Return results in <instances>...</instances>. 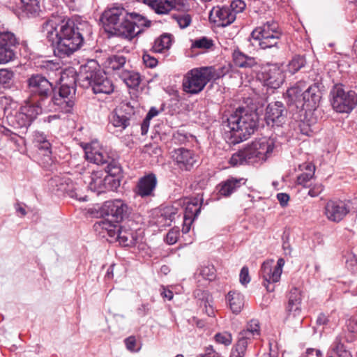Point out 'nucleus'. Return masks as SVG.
I'll list each match as a JSON object with an SVG mask.
<instances>
[{
  "label": "nucleus",
  "instance_id": "obj_21",
  "mask_svg": "<svg viewBox=\"0 0 357 357\" xmlns=\"http://www.w3.org/2000/svg\"><path fill=\"white\" fill-rule=\"evenodd\" d=\"M75 101L73 100H67L57 93H53L46 103V107L43 110H54L64 113L70 112Z\"/></svg>",
  "mask_w": 357,
  "mask_h": 357
},
{
  "label": "nucleus",
  "instance_id": "obj_25",
  "mask_svg": "<svg viewBox=\"0 0 357 357\" xmlns=\"http://www.w3.org/2000/svg\"><path fill=\"white\" fill-rule=\"evenodd\" d=\"M135 29V25L131 23L127 15H126L123 20L117 24L116 26L113 28V30L110 33L125 38L131 39L140 33V30Z\"/></svg>",
  "mask_w": 357,
  "mask_h": 357
},
{
  "label": "nucleus",
  "instance_id": "obj_57",
  "mask_svg": "<svg viewBox=\"0 0 357 357\" xmlns=\"http://www.w3.org/2000/svg\"><path fill=\"white\" fill-rule=\"evenodd\" d=\"M239 280L243 285H246L250 282V278L248 267L244 266L242 268L239 275Z\"/></svg>",
  "mask_w": 357,
  "mask_h": 357
},
{
  "label": "nucleus",
  "instance_id": "obj_17",
  "mask_svg": "<svg viewBox=\"0 0 357 357\" xmlns=\"http://www.w3.org/2000/svg\"><path fill=\"white\" fill-rule=\"evenodd\" d=\"M287 109L280 101L271 102L266 109V121L268 125L280 126L285 122Z\"/></svg>",
  "mask_w": 357,
  "mask_h": 357
},
{
  "label": "nucleus",
  "instance_id": "obj_31",
  "mask_svg": "<svg viewBox=\"0 0 357 357\" xmlns=\"http://www.w3.org/2000/svg\"><path fill=\"white\" fill-rule=\"evenodd\" d=\"M232 58L235 66L238 68H251L257 64L254 57L246 55L238 49L233 52Z\"/></svg>",
  "mask_w": 357,
  "mask_h": 357
},
{
  "label": "nucleus",
  "instance_id": "obj_11",
  "mask_svg": "<svg viewBox=\"0 0 357 357\" xmlns=\"http://www.w3.org/2000/svg\"><path fill=\"white\" fill-rule=\"evenodd\" d=\"M284 263V259L280 258L275 266L273 265V260L266 261L262 264L261 275L267 291H273L274 290V286L272 284L280 280Z\"/></svg>",
  "mask_w": 357,
  "mask_h": 357
},
{
  "label": "nucleus",
  "instance_id": "obj_62",
  "mask_svg": "<svg viewBox=\"0 0 357 357\" xmlns=\"http://www.w3.org/2000/svg\"><path fill=\"white\" fill-rule=\"evenodd\" d=\"M217 353L215 352L212 347H207L205 354H201L197 357H216Z\"/></svg>",
  "mask_w": 357,
  "mask_h": 357
},
{
  "label": "nucleus",
  "instance_id": "obj_33",
  "mask_svg": "<svg viewBox=\"0 0 357 357\" xmlns=\"http://www.w3.org/2000/svg\"><path fill=\"white\" fill-rule=\"evenodd\" d=\"M119 76L129 88L137 87L141 81L139 74L134 71L121 70Z\"/></svg>",
  "mask_w": 357,
  "mask_h": 357
},
{
  "label": "nucleus",
  "instance_id": "obj_53",
  "mask_svg": "<svg viewBox=\"0 0 357 357\" xmlns=\"http://www.w3.org/2000/svg\"><path fill=\"white\" fill-rule=\"evenodd\" d=\"M346 264L353 272H357V255L349 254L347 258Z\"/></svg>",
  "mask_w": 357,
  "mask_h": 357
},
{
  "label": "nucleus",
  "instance_id": "obj_30",
  "mask_svg": "<svg viewBox=\"0 0 357 357\" xmlns=\"http://www.w3.org/2000/svg\"><path fill=\"white\" fill-rule=\"evenodd\" d=\"M243 178H229L217 187L220 195L227 197L244 184Z\"/></svg>",
  "mask_w": 357,
  "mask_h": 357
},
{
  "label": "nucleus",
  "instance_id": "obj_63",
  "mask_svg": "<svg viewBox=\"0 0 357 357\" xmlns=\"http://www.w3.org/2000/svg\"><path fill=\"white\" fill-rule=\"evenodd\" d=\"M149 311V304H142L139 308L137 309L138 314L139 315L144 316L146 315Z\"/></svg>",
  "mask_w": 357,
  "mask_h": 357
},
{
  "label": "nucleus",
  "instance_id": "obj_48",
  "mask_svg": "<svg viewBox=\"0 0 357 357\" xmlns=\"http://www.w3.org/2000/svg\"><path fill=\"white\" fill-rule=\"evenodd\" d=\"M180 236V230L178 227H174L171 229L166 235L165 241L169 245L175 244Z\"/></svg>",
  "mask_w": 357,
  "mask_h": 357
},
{
  "label": "nucleus",
  "instance_id": "obj_44",
  "mask_svg": "<svg viewBox=\"0 0 357 357\" xmlns=\"http://www.w3.org/2000/svg\"><path fill=\"white\" fill-rule=\"evenodd\" d=\"M177 209L172 206H167L160 209V215L165 220L164 225H169L172 222Z\"/></svg>",
  "mask_w": 357,
  "mask_h": 357
},
{
  "label": "nucleus",
  "instance_id": "obj_40",
  "mask_svg": "<svg viewBox=\"0 0 357 357\" xmlns=\"http://www.w3.org/2000/svg\"><path fill=\"white\" fill-rule=\"evenodd\" d=\"M203 202H188L185 208V220L193 221L199 214Z\"/></svg>",
  "mask_w": 357,
  "mask_h": 357
},
{
  "label": "nucleus",
  "instance_id": "obj_7",
  "mask_svg": "<svg viewBox=\"0 0 357 357\" xmlns=\"http://www.w3.org/2000/svg\"><path fill=\"white\" fill-rule=\"evenodd\" d=\"M121 168L116 163L107 165L105 172L102 170L93 171L91 175L89 188L97 195L107 190H113L119 185V181L114 178L120 173Z\"/></svg>",
  "mask_w": 357,
  "mask_h": 357
},
{
  "label": "nucleus",
  "instance_id": "obj_19",
  "mask_svg": "<svg viewBox=\"0 0 357 357\" xmlns=\"http://www.w3.org/2000/svg\"><path fill=\"white\" fill-rule=\"evenodd\" d=\"M49 185L53 191L66 192L70 198L76 199L79 201H86L84 197L77 198V193L73 190V183L68 177L56 176L50 180Z\"/></svg>",
  "mask_w": 357,
  "mask_h": 357
},
{
  "label": "nucleus",
  "instance_id": "obj_56",
  "mask_svg": "<svg viewBox=\"0 0 357 357\" xmlns=\"http://www.w3.org/2000/svg\"><path fill=\"white\" fill-rule=\"evenodd\" d=\"M289 233L284 231L282 236V248L286 255H290L292 251V248L289 243Z\"/></svg>",
  "mask_w": 357,
  "mask_h": 357
},
{
  "label": "nucleus",
  "instance_id": "obj_24",
  "mask_svg": "<svg viewBox=\"0 0 357 357\" xmlns=\"http://www.w3.org/2000/svg\"><path fill=\"white\" fill-rule=\"evenodd\" d=\"M304 86L305 82H299L287 89L284 98L289 106L295 105L297 109H303L302 93Z\"/></svg>",
  "mask_w": 357,
  "mask_h": 357
},
{
  "label": "nucleus",
  "instance_id": "obj_15",
  "mask_svg": "<svg viewBox=\"0 0 357 357\" xmlns=\"http://www.w3.org/2000/svg\"><path fill=\"white\" fill-rule=\"evenodd\" d=\"M259 77L264 86L273 89L280 88L284 80L283 70L277 64H268L263 69Z\"/></svg>",
  "mask_w": 357,
  "mask_h": 357
},
{
  "label": "nucleus",
  "instance_id": "obj_34",
  "mask_svg": "<svg viewBox=\"0 0 357 357\" xmlns=\"http://www.w3.org/2000/svg\"><path fill=\"white\" fill-rule=\"evenodd\" d=\"M301 171H305L297 177V183L305 186L313 177L315 172V167L312 163H303L299 165Z\"/></svg>",
  "mask_w": 357,
  "mask_h": 357
},
{
  "label": "nucleus",
  "instance_id": "obj_59",
  "mask_svg": "<svg viewBox=\"0 0 357 357\" xmlns=\"http://www.w3.org/2000/svg\"><path fill=\"white\" fill-rule=\"evenodd\" d=\"M323 191V186L321 185H317L314 186L312 188L308 190V195L314 198L318 197Z\"/></svg>",
  "mask_w": 357,
  "mask_h": 357
},
{
  "label": "nucleus",
  "instance_id": "obj_12",
  "mask_svg": "<svg viewBox=\"0 0 357 357\" xmlns=\"http://www.w3.org/2000/svg\"><path fill=\"white\" fill-rule=\"evenodd\" d=\"M86 159L98 165L116 163L109 156L105 149L98 140H93L84 146Z\"/></svg>",
  "mask_w": 357,
  "mask_h": 357
},
{
  "label": "nucleus",
  "instance_id": "obj_26",
  "mask_svg": "<svg viewBox=\"0 0 357 357\" xmlns=\"http://www.w3.org/2000/svg\"><path fill=\"white\" fill-rule=\"evenodd\" d=\"M149 6L159 15H165L174 8H177L183 0H146Z\"/></svg>",
  "mask_w": 357,
  "mask_h": 357
},
{
  "label": "nucleus",
  "instance_id": "obj_2",
  "mask_svg": "<svg viewBox=\"0 0 357 357\" xmlns=\"http://www.w3.org/2000/svg\"><path fill=\"white\" fill-rule=\"evenodd\" d=\"M258 115L247 107H239L222 123L226 138L236 144L246 140L257 128Z\"/></svg>",
  "mask_w": 357,
  "mask_h": 357
},
{
  "label": "nucleus",
  "instance_id": "obj_54",
  "mask_svg": "<svg viewBox=\"0 0 357 357\" xmlns=\"http://www.w3.org/2000/svg\"><path fill=\"white\" fill-rule=\"evenodd\" d=\"M201 275L206 280H211L215 278V270L213 266L203 267L200 272Z\"/></svg>",
  "mask_w": 357,
  "mask_h": 357
},
{
  "label": "nucleus",
  "instance_id": "obj_6",
  "mask_svg": "<svg viewBox=\"0 0 357 357\" xmlns=\"http://www.w3.org/2000/svg\"><path fill=\"white\" fill-rule=\"evenodd\" d=\"M214 67H201L190 70L183 80V91L190 94L200 93L211 80L219 78Z\"/></svg>",
  "mask_w": 357,
  "mask_h": 357
},
{
  "label": "nucleus",
  "instance_id": "obj_41",
  "mask_svg": "<svg viewBox=\"0 0 357 357\" xmlns=\"http://www.w3.org/2000/svg\"><path fill=\"white\" fill-rule=\"evenodd\" d=\"M126 57L123 55H113L109 56L107 61V67L112 70H121V68L126 63Z\"/></svg>",
  "mask_w": 357,
  "mask_h": 357
},
{
  "label": "nucleus",
  "instance_id": "obj_10",
  "mask_svg": "<svg viewBox=\"0 0 357 357\" xmlns=\"http://www.w3.org/2000/svg\"><path fill=\"white\" fill-rule=\"evenodd\" d=\"M333 108L340 113H349L357 105V93L346 91L342 84H335L330 92Z\"/></svg>",
  "mask_w": 357,
  "mask_h": 357
},
{
  "label": "nucleus",
  "instance_id": "obj_55",
  "mask_svg": "<svg viewBox=\"0 0 357 357\" xmlns=\"http://www.w3.org/2000/svg\"><path fill=\"white\" fill-rule=\"evenodd\" d=\"M37 147L41 152H43V154L44 155L47 156V157L50 156V155L52 153V151H51L52 146L48 139L45 140V142H43L41 144H39L37 146Z\"/></svg>",
  "mask_w": 357,
  "mask_h": 357
},
{
  "label": "nucleus",
  "instance_id": "obj_58",
  "mask_svg": "<svg viewBox=\"0 0 357 357\" xmlns=\"http://www.w3.org/2000/svg\"><path fill=\"white\" fill-rule=\"evenodd\" d=\"M46 135L43 132L40 131H36L33 133V142L37 146L39 144L43 143L45 140H47Z\"/></svg>",
  "mask_w": 357,
  "mask_h": 357
},
{
  "label": "nucleus",
  "instance_id": "obj_5",
  "mask_svg": "<svg viewBox=\"0 0 357 357\" xmlns=\"http://www.w3.org/2000/svg\"><path fill=\"white\" fill-rule=\"evenodd\" d=\"M77 81L84 88L91 87L93 92L96 94H110L114 91L112 82L108 79L94 61L81 67Z\"/></svg>",
  "mask_w": 357,
  "mask_h": 357
},
{
  "label": "nucleus",
  "instance_id": "obj_64",
  "mask_svg": "<svg viewBox=\"0 0 357 357\" xmlns=\"http://www.w3.org/2000/svg\"><path fill=\"white\" fill-rule=\"evenodd\" d=\"M161 296L163 298H167L169 301L173 298V293L172 291L162 287V291H161Z\"/></svg>",
  "mask_w": 357,
  "mask_h": 357
},
{
  "label": "nucleus",
  "instance_id": "obj_13",
  "mask_svg": "<svg viewBox=\"0 0 357 357\" xmlns=\"http://www.w3.org/2000/svg\"><path fill=\"white\" fill-rule=\"evenodd\" d=\"M42 112L40 105L26 104L21 107L20 110L12 117L13 126L16 128H27Z\"/></svg>",
  "mask_w": 357,
  "mask_h": 357
},
{
  "label": "nucleus",
  "instance_id": "obj_37",
  "mask_svg": "<svg viewBox=\"0 0 357 357\" xmlns=\"http://www.w3.org/2000/svg\"><path fill=\"white\" fill-rule=\"evenodd\" d=\"M21 9L27 16L37 15L40 11L38 0H20Z\"/></svg>",
  "mask_w": 357,
  "mask_h": 357
},
{
  "label": "nucleus",
  "instance_id": "obj_3",
  "mask_svg": "<svg viewBox=\"0 0 357 357\" xmlns=\"http://www.w3.org/2000/svg\"><path fill=\"white\" fill-rule=\"evenodd\" d=\"M89 212L95 218L110 216L112 220H101L93 225L96 232L101 237H116L119 228V222L126 218L129 209L124 202H105L102 206L96 204Z\"/></svg>",
  "mask_w": 357,
  "mask_h": 357
},
{
  "label": "nucleus",
  "instance_id": "obj_39",
  "mask_svg": "<svg viewBox=\"0 0 357 357\" xmlns=\"http://www.w3.org/2000/svg\"><path fill=\"white\" fill-rule=\"evenodd\" d=\"M114 239L118 241L123 246H134L136 243V240L132 234L130 232L121 230L120 227Z\"/></svg>",
  "mask_w": 357,
  "mask_h": 357
},
{
  "label": "nucleus",
  "instance_id": "obj_46",
  "mask_svg": "<svg viewBox=\"0 0 357 357\" xmlns=\"http://www.w3.org/2000/svg\"><path fill=\"white\" fill-rule=\"evenodd\" d=\"M59 96L67 100H73L75 101V89L67 84H62L57 93Z\"/></svg>",
  "mask_w": 357,
  "mask_h": 357
},
{
  "label": "nucleus",
  "instance_id": "obj_38",
  "mask_svg": "<svg viewBox=\"0 0 357 357\" xmlns=\"http://www.w3.org/2000/svg\"><path fill=\"white\" fill-rule=\"evenodd\" d=\"M239 334L241 335V337L249 340L259 336L260 334L259 321L257 319L250 320L247 325L246 329L241 331Z\"/></svg>",
  "mask_w": 357,
  "mask_h": 357
},
{
  "label": "nucleus",
  "instance_id": "obj_29",
  "mask_svg": "<svg viewBox=\"0 0 357 357\" xmlns=\"http://www.w3.org/2000/svg\"><path fill=\"white\" fill-rule=\"evenodd\" d=\"M213 12L215 13V15L218 18L217 20H215V22L218 23V26H228L236 20V16L227 5L222 7H218Z\"/></svg>",
  "mask_w": 357,
  "mask_h": 357
},
{
  "label": "nucleus",
  "instance_id": "obj_32",
  "mask_svg": "<svg viewBox=\"0 0 357 357\" xmlns=\"http://www.w3.org/2000/svg\"><path fill=\"white\" fill-rule=\"evenodd\" d=\"M227 299L234 313L238 314L241 311L244 305V297L241 293L231 291L228 293Z\"/></svg>",
  "mask_w": 357,
  "mask_h": 357
},
{
  "label": "nucleus",
  "instance_id": "obj_47",
  "mask_svg": "<svg viewBox=\"0 0 357 357\" xmlns=\"http://www.w3.org/2000/svg\"><path fill=\"white\" fill-rule=\"evenodd\" d=\"M228 7L236 17L237 13H241L245 10L246 4L243 0H233Z\"/></svg>",
  "mask_w": 357,
  "mask_h": 357
},
{
  "label": "nucleus",
  "instance_id": "obj_9",
  "mask_svg": "<svg viewBox=\"0 0 357 357\" xmlns=\"http://www.w3.org/2000/svg\"><path fill=\"white\" fill-rule=\"evenodd\" d=\"M282 36V31L278 24L268 21L256 27L251 33V38L258 43L261 49L278 48V45Z\"/></svg>",
  "mask_w": 357,
  "mask_h": 357
},
{
  "label": "nucleus",
  "instance_id": "obj_60",
  "mask_svg": "<svg viewBox=\"0 0 357 357\" xmlns=\"http://www.w3.org/2000/svg\"><path fill=\"white\" fill-rule=\"evenodd\" d=\"M15 208L19 215H24L26 213V206L24 202H16Z\"/></svg>",
  "mask_w": 357,
  "mask_h": 357
},
{
  "label": "nucleus",
  "instance_id": "obj_18",
  "mask_svg": "<svg viewBox=\"0 0 357 357\" xmlns=\"http://www.w3.org/2000/svg\"><path fill=\"white\" fill-rule=\"evenodd\" d=\"M126 15V12L122 7H113L106 10L101 17L105 30L110 33Z\"/></svg>",
  "mask_w": 357,
  "mask_h": 357
},
{
  "label": "nucleus",
  "instance_id": "obj_23",
  "mask_svg": "<svg viewBox=\"0 0 357 357\" xmlns=\"http://www.w3.org/2000/svg\"><path fill=\"white\" fill-rule=\"evenodd\" d=\"M349 210L345 202H327L325 214L333 222H340L347 214Z\"/></svg>",
  "mask_w": 357,
  "mask_h": 357
},
{
  "label": "nucleus",
  "instance_id": "obj_35",
  "mask_svg": "<svg viewBox=\"0 0 357 357\" xmlns=\"http://www.w3.org/2000/svg\"><path fill=\"white\" fill-rule=\"evenodd\" d=\"M127 17L135 25V30H140V33L143 31L144 27H149L151 24L150 20H147L146 17L137 13H126Z\"/></svg>",
  "mask_w": 357,
  "mask_h": 357
},
{
  "label": "nucleus",
  "instance_id": "obj_4",
  "mask_svg": "<svg viewBox=\"0 0 357 357\" xmlns=\"http://www.w3.org/2000/svg\"><path fill=\"white\" fill-rule=\"evenodd\" d=\"M273 149V141L262 137L234 153L229 163L233 166H237L261 162L271 155Z\"/></svg>",
  "mask_w": 357,
  "mask_h": 357
},
{
  "label": "nucleus",
  "instance_id": "obj_49",
  "mask_svg": "<svg viewBox=\"0 0 357 357\" xmlns=\"http://www.w3.org/2000/svg\"><path fill=\"white\" fill-rule=\"evenodd\" d=\"M215 340L218 343L228 346L232 342V337L230 333L227 332H222L217 333L215 335Z\"/></svg>",
  "mask_w": 357,
  "mask_h": 357
},
{
  "label": "nucleus",
  "instance_id": "obj_45",
  "mask_svg": "<svg viewBox=\"0 0 357 357\" xmlns=\"http://www.w3.org/2000/svg\"><path fill=\"white\" fill-rule=\"evenodd\" d=\"M172 18L176 22L181 29L188 27L192 22V17L188 13L174 14L172 15Z\"/></svg>",
  "mask_w": 357,
  "mask_h": 357
},
{
  "label": "nucleus",
  "instance_id": "obj_61",
  "mask_svg": "<svg viewBox=\"0 0 357 357\" xmlns=\"http://www.w3.org/2000/svg\"><path fill=\"white\" fill-rule=\"evenodd\" d=\"M125 343L126 345V347L130 351H135V347L136 344V340L135 337L130 336L126 339Z\"/></svg>",
  "mask_w": 357,
  "mask_h": 357
},
{
  "label": "nucleus",
  "instance_id": "obj_28",
  "mask_svg": "<svg viewBox=\"0 0 357 357\" xmlns=\"http://www.w3.org/2000/svg\"><path fill=\"white\" fill-rule=\"evenodd\" d=\"M301 303L300 290L297 288L291 289L289 294V301L287 307L290 316L292 315L295 317L300 315L301 312Z\"/></svg>",
  "mask_w": 357,
  "mask_h": 357
},
{
  "label": "nucleus",
  "instance_id": "obj_27",
  "mask_svg": "<svg viewBox=\"0 0 357 357\" xmlns=\"http://www.w3.org/2000/svg\"><path fill=\"white\" fill-rule=\"evenodd\" d=\"M132 115L122 108L115 109L109 116V123L115 128L124 130L130 124Z\"/></svg>",
  "mask_w": 357,
  "mask_h": 357
},
{
  "label": "nucleus",
  "instance_id": "obj_52",
  "mask_svg": "<svg viewBox=\"0 0 357 357\" xmlns=\"http://www.w3.org/2000/svg\"><path fill=\"white\" fill-rule=\"evenodd\" d=\"M144 63L146 67L154 68L158 64V60L154 56L148 53H144L142 56Z\"/></svg>",
  "mask_w": 357,
  "mask_h": 357
},
{
  "label": "nucleus",
  "instance_id": "obj_16",
  "mask_svg": "<svg viewBox=\"0 0 357 357\" xmlns=\"http://www.w3.org/2000/svg\"><path fill=\"white\" fill-rule=\"evenodd\" d=\"M17 44L15 36L10 31L0 32V63L4 64L15 57V48Z\"/></svg>",
  "mask_w": 357,
  "mask_h": 357
},
{
  "label": "nucleus",
  "instance_id": "obj_36",
  "mask_svg": "<svg viewBox=\"0 0 357 357\" xmlns=\"http://www.w3.org/2000/svg\"><path fill=\"white\" fill-rule=\"evenodd\" d=\"M171 45V35L168 33H164L155 40L151 50L153 52L160 53L164 50H168Z\"/></svg>",
  "mask_w": 357,
  "mask_h": 357
},
{
  "label": "nucleus",
  "instance_id": "obj_42",
  "mask_svg": "<svg viewBox=\"0 0 357 357\" xmlns=\"http://www.w3.org/2000/svg\"><path fill=\"white\" fill-rule=\"evenodd\" d=\"M305 63L306 61L304 56L296 55L289 61L287 66V71L294 75L304 67Z\"/></svg>",
  "mask_w": 357,
  "mask_h": 357
},
{
  "label": "nucleus",
  "instance_id": "obj_20",
  "mask_svg": "<svg viewBox=\"0 0 357 357\" xmlns=\"http://www.w3.org/2000/svg\"><path fill=\"white\" fill-rule=\"evenodd\" d=\"M157 182L156 176L153 173L142 176L135 187V193L142 198L153 197Z\"/></svg>",
  "mask_w": 357,
  "mask_h": 357
},
{
  "label": "nucleus",
  "instance_id": "obj_43",
  "mask_svg": "<svg viewBox=\"0 0 357 357\" xmlns=\"http://www.w3.org/2000/svg\"><path fill=\"white\" fill-rule=\"evenodd\" d=\"M249 339L241 337L239 334L238 340L232 351L231 357H243L248 346Z\"/></svg>",
  "mask_w": 357,
  "mask_h": 357
},
{
  "label": "nucleus",
  "instance_id": "obj_1",
  "mask_svg": "<svg viewBox=\"0 0 357 357\" xmlns=\"http://www.w3.org/2000/svg\"><path fill=\"white\" fill-rule=\"evenodd\" d=\"M41 31L59 58L71 56L82 47L84 38L92 33L91 26L86 21L75 22L55 17L46 20Z\"/></svg>",
  "mask_w": 357,
  "mask_h": 357
},
{
  "label": "nucleus",
  "instance_id": "obj_50",
  "mask_svg": "<svg viewBox=\"0 0 357 357\" xmlns=\"http://www.w3.org/2000/svg\"><path fill=\"white\" fill-rule=\"evenodd\" d=\"M213 45V41L205 37L196 40L192 47L200 49H209Z\"/></svg>",
  "mask_w": 357,
  "mask_h": 357
},
{
  "label": "nucleus",
  "instance_id": "obj_22",
  "mask_svg": "<svg viewBox=\"0 0 357 357\" xmlns=\"http://www.w3.org/2000/svg\"><path fill=\"white\" fill-rule=\"evenodd\" d=\"M302 97L303 109L312 110L317 107L321 98V93L318 85L312 84L303 92Z\"/></svg>",
  "mask_w": 357,
  "mask_h": 357
},
{
  "label": "nucleus",
  "instance_id": "obj_14",
  "mask_svg": "<svg viewBox=\"0 0 357 357\" xmlns=\"http://www.w3.org/2000/svg\"><path fill=\"white\" fill-rule=\"evenodd\" d=\"M172 158L174 165L183 172H190L198 162V155L192 150L185 148L175 149Z\"/></svg>",
  "mask_w": 357,
  "mask_h": 357
},
{
  "label": "nucleus",
  "instance_id": "obj_51",
  "mask_svg": "<svg viewBox=\"0 0 357 357\" xmlns=\"http://www.w3.org/2000/svg\"><path fill=\"white\" fill-rule=\"evenodd\" d=\"M13 77V72L6 69L0 70V84L3 85H8Z\"/></svg>",
  "mask_w": 357,
  "mask_h": 357
},
{
  "label": "nucleus",
  "instance_id": "obj_8",
  "mask_svg": "<svg viewBox=\"0 0 357 357\" xmlns=\"http://www.w3.org/2000/svg\"><path fill=\"white\" fill-rule=\"evenodd\" d=\"M31 104L46 107V103L53 94L52 84L43 75L33 74L26 80Z\"/></svg>",
  "mask_w": 357,
  "mask_h": 357
}]
</instances>
